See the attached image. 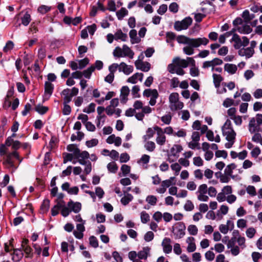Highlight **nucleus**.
<instances>
[{"instance_id":"nucleus-1","label":"nucleus","mask_w":262,"mask_h":262,"mask_svg":"<svg viewBox=\"0 0 262 262\" xmlns=\"http://www.w3.org/2000/svg\"><path fill=\"white\" fill-rule=\"evenodd\" d=\"M179 43L186 45L183 49V52L187 55L194 53V48L201 46H206L209 43V39L206 37L189 38L184 35L179 36L177 38Z\"/></svg>"},{"instance_id":"nucleus-2","label":"nucleus","mask_w":262,"mask_h":262,"mask_svg":"<svg viewBox=\"0 0 262 262\" xmlns=\"http://www.w3.org/2000/svg\"><path fill=\"white\" fill-rule=\"evenodd\" d=\"M194 60L192 57H187L186 59H181L179 57L173 59L172 63L167 67L168 71L171 74H177L182 76L185 73L183 68H187L189 64H194Z\"/></svg>"},{"instance_id":"nucleus-3","label":"nucleus","mask_w":262,"mask_h":262,"mask_svg":"<svg viewBox=\"0 0 262 262\" xmlns=\"http://www.w3.org/2000/svg\"><path fill=\"white\" fill-rule=\"evenodd\" d=\"M223 135L225 137L228 142L225 143V147L231 148L234 144L235 140L236 133L234 130L231 121L227 119L222 127Z\"/></svg>"},{"instance_id":"nucleus-4","label":"nucleus","mask_w":262,"mask_h":262,"mask_svg":"<svg viewBox=\"0 0 262 262\" xmlns=\"http://www.w3.org/2000/svg\"><path fill=\"white\" fill-rule=\"evenodd\" d=\"M169 107L172 112L182 110L184 107L183 102L179 100V95L178 93H172L169 96Z\"/></svg>"},{"instance_id":"nucleus-5","label":"nucleus","mask_w":262,"mask_h":262,"mask_svg":"<svg viewBox=\"0 0 262 262\" xmlns=\"http://www.w3.org/2000/svg\"><path fill=\"white\" fill-rule=\"evenodd\" d=\"M114 56L117 57H128L133 59L134 56V52L127 45H124L122 48L117 47L113 52Z\"/></svg>"},{"instance_id":"nucleus-6","label":"nucleus","mask_w":262,"mask_h":262,"mask_svg":"<svg viewBox=\"0 0 262 262\" xmlns=\"http://www.w3.org/2000/svg\"><path fill=\"white\" fill-rule=\"evenodd\" d=\"M186 226L183 222H177L171 228V232L175 239L183 238L185 235Z\"/></svg>"},{"instance_id":"nucleus-7","label":"nucleus","mask_w":262,"mask_h":262,"mask_svg":"<svg viewBox=\"0 0 262 262\" xmlns=\"http://www.w3.org/2000/svg\"><path fill=\"white\" fill-rule=\"evenodd\" d=\"M192 18L188 16L181 21H176L174 24V28L177 31L186 30L192 24Z\"/></svg>"},{"instance_id":"nucleus-8","label":"nucleus","mask_w":262,"mask_h":262,"mask_svg":"<svg viewBox=\"0 0 262 262\" xmlns=\"http://www.w3.org/2000/svg\"><path fill=\"white\" fill-rule=\"evenodd\" d=\"M143 95L146 97H150L149 104L151 106H154L157 103V99L159 97V94L156 89H145Z\"/></svg>"},{"instance_id":"nucleus-9","label":"nucleus","mask_w":262,"mask_h":262,"mask_svg":"<svg viewBox=\"0 0 262 262\" xmlns=\"http://www.w3.org/2000/svg\"><path fill=\"white\" fill-rule=\"evenodd\" d=\"M207 192V185L206 184L200 185L196 191L198 200L201 202H207L209 196L206 195Z\"/></svg>"},{"instance_id":"nucleus-10","label":"nucleus","mask_w":262,"mask_h":262,"mask_svg":"<svg viewBox=\"0 0 262 262\" xmlns=\"http://www.w3.org/2000/svg\"><path fill=\"white\" fill-rule=\"evenodd\" d=\"M142 56V54H141L139 56L138 59L135 61V66L137 70L147 72L150 69L151 65L149 62H144L142 59H140L141 56Z\"/></svg>"},{"instance_id":"nucleus-11","label":"nucleus","mask_w":262,"mask_h":262,"mask_svg":"<svg viewBox=\"0 0 262 262\" xmlns=\"http://www.w3.org/2000/svg\"><path fill=\"white\" fill-rule=\"evenodd\" d=\"M2 163L6 168L12 169V172L14 171L17 168V166L14 165V162L12 160V157L10 153H8L3 157Z\"/></svg>"},{"instance_id":"nucleus-12","label":"nucleus","mask_w":262,"mask_h":262,"mask_svg":"<svg viewBox=\"0 0 262 262\" xmlns=\"http://www.w3.org/2000/svg\"><path fill=\"white\" fill-rule=\"evenodd\" d=\"M68 209L69 211V214L71 212H74L75 213L79 212L82 208L81 204L78 202H74L70 200L67 204Z\"/></svg>"},{"instance_id":"nucleus-13","label":"nucleus","mask_w":262,"mask_h":262,"mask_svg":"<svg viewBox=\"0 0 262 262\" xmlns=\"http://www.w3.org/2000/svg\"><path fill=\"white\" fill-rule=\"evenodd\" d=\"M85 222L78 223L76 225V230L73 231L74 236L79 239H81L83 237V232L85 231V228L84 224Z\"/></svg>"},{"instance_id":"nucleus-14","label":"nucleus","mask_w":262,"mask_h":262,"mask_svg":"<svg viewBox=\"0 0 262 262\" xmlns=\"http://www.w3.org/2000/svg\"><path fill=\"white\" fill-rule=\"evenodd\" d=\"M223 60L218 58H215L211 60L205 61L203 63L202 68L204 69L212 68L222 64Z\"/></svg>"},{"instance_id":"nucleus-15","label":"nucleus","mask_w":262,"mask_h":262,"mask_svg":"<svg viewBox=\"0 0 262 262\" xmlns=\"http://www.w3.org/2000/svg\"><path fill=\"white\" fill-rule=\"evenodd\" d=\"M234 227V224L233 221L228 220L226 224H221L219 226V229L221 233L226 234L228 233L229 230H232Z\"/></svg>"},{"instance_id":"nucleus-16","label":"nucleus","mask_w":262,"mask_h":262,"mask_svg":"<svg viewBox=\"0 0 262 262\" xmlns=\"http://www.w3.org/2000/svg\"><path fill=\"white\" fill-rule=\"evenodd\" d=\"M54 206L59 209H61V214L63 217H67L69 215V211L68 209V207L66 206L63 200L57 201L56 204Z\"/></svg>"},{"instance_id":"nucleus-17","label":"nucleus","mask_w":262,"mask_h":262,"mask_svg":"<svg viewBox=\"0 0 262 262\" xmlns=\"http://www.w3.org/2000/svg\"><path fill=\"white\" fill-rule=\"evenodd\" d=\"M134 71V67L131 65H127L126 63L122 62L119 64V71L123 72L124 74L128 75Z\"/></svg>"},{"instance_id":"nucleus-18","label":"nucleus","mask_w":262,"mask_h":262,"mask_svg":"<svg viewBox=\"0 0 262 262\" xmlns=\"http://www.w3.org/2000/svg\"><path fill=\"white\" fill-rule=\"evenodd\" d=\"M54 85L49 81H46L45 83L44 99H48L52 95Z\"/></svg>"},{"instance_id":"nucleus-19","label":"nucleus","mask_w":262,"mask_h":262,"mask_svg":"<svg viewBox=\"0 0 262 262\" xmlns=\"http://www.w3.org/2000/svg\"><path fill=\"white\" fill-rule=\"evenodd\" d=\"M238 54L241 56H245L246 58H250L254 54V50L251 49L249 47L243 48L238 51Z\"/></svg>"},{"instance_id":"nucleus-20","label":"nucleus","mask_w":262,"mask_h":262,"mask_svg":"<svg viewBox=\"0 0 262 262\" xmlns=\"http://www.w3.org/2000/svg\"><path fill=\"white\" fill-rule=\"evenodd\" d=\"M143 76L144 75L142 73H136L127 79V82L132 84H136L138 81L142 82Z\"/></svg>"},{"instance_id":"nucleus-21","label":"nucleus","mask_w":262,"mask_h":262,"mask_svg":"<svg viewBox=\"0 0 262 262\" xmlns=\"http://www.w3.org/2000/svg\"><path fill=\"white\" fill-rule=\"evenodd\" d=\"M130 90L127 86H123L121 89L120 99L121 102L125 103L128 100L127 97L129 95Z\"/></svg>"},{"instance_id":"nucleus-22","label":"nucleus","mask_w":262,"mask_h":262,"mask_svg":"<svg viewBox=\"0 0 262 262\" xmlns=\"http://www.w3.org/2000/svg\"><path fill=\"white\" fill-rule=\"evenodd\" d=\"M171 240L169 238L165 237L162 243L163 252L165 253L168 254L172 251V246L170 245Z\"/></svg>"},{"instance_id":"nucleus-23","label":"nucleus","mask_w":262,"mask_h":262,"mask_svg":"<svg viewBox=\"0 0 262 262\" xmlns=\"http://www.w3.org/2000/svg\"><path fill=\"white\" fill-rule=\"evenodd\" d=\"M150 248L144 247L142 249L138 252V257L140 259L146 260L150 256Z\"/></svg>"},{"instance_id":"nucleus-24","label":"nucleus","mask_w":262,"mask_h":262,"mask_svg":"<svg viewBox=\"0 0 262 262\" xmlns=\"http://www.w3.org/2000/svg\"><path fill=\"white\" fill-rule=\"evenodd\" d=\"M106 142L108 144L114 143L115 146H119L122 143L121 138L119 137H116L115 135L113 134L108 137L106 139Z\"/></svg>"},{"instance_id":"nucleus-25","label":"nucleus","mask_w":262,"mask_h":262,"mask_svg":"<svg viewBox=\"0 0 262 262\" xmlns=\"http://www.w3.org/2000/svg\"><path fill=\"white\" fill-rule=\"evenodd\" d=\"M186 243L188 244L187 251L188 252H192L196 250V245L195 244V239L194 237L192 236L187 237L186 239Z\"/></svg>"},{"instance_id":"nucleus-26","label":"nucleus","mask_w":262,"mask_h":262,"mask_svg":"<svg viewBox=\"0 0 262 262\" xmlns=\"http://www.w3.org/2000/svg\"><path fill=\"white\" fill-rule=\"evenodd\" d=\"M236 30L241 34H248L250 33L252 29L250 26L246 24H243L241 26L236 27Z\"/></svg>"},{"instance_id":"nucleus-27","label":"nucleus","mask_w":262,"mask_h":262,"mask_svg":"<svg viewBox=\"0 0 262 262\" xmlns=\"http://www.w3.org/2000/svg\"><path fill=\"white\" fill-rule=\"evenodd\" d=\"M61 95L63 97V102L69 103L72 99V96L71 94V90L69 89H64L61 93Z\"/></svg>"},{"instance_id":"nucleus-28","label":"nucleus","mask_w":262,"mask_h":262,"mask_svg":"<svg viewBox=\"0 0 262 262\" xmlns=\"http://www.w3.org/2000/svg\"><path fill=\"white\" fill-rule=\"evenodd\" d=\"M183 150V147L181 145L174 144L170 149V156H173L176 158L179 156V154Z\"/></svg>"},{"instance_id":"nucleus-29","label":"nucleus","mask_w":262,"mask_h":262,"mask_svg":"<svg viewBox=\"0 0 262 262\" xmlns=\"http://www.w3.org/2000/svg\"><path fill=\"white\" fill-rule=\"evenodd\" d=\"M24 254L20 249H14L12 254V260L14 262L19 261L23 257Z\"/></svg>"},{"instance_id":"nucleus-30","label":"nucleus","mask_w":262,"mask_h":262,"mask_svg":"<svg viewBox=\"0 0 262 262\" xmlns=\"http://www.w3.org/2000/svg\"><path fill=\"white\" fill-rule=\"evenodd\" d=\"M231 40L234 42V47L236 49H238V50L241 49L242 47V39L240 37L236 34H234L232 36Z\"/></svg>"},{"instance_id":"nucleus-31","label":"nucleus","mask_w":262,"mask_h":262,"mask_svg":"<svg viewBox=\"0 0 262 262\" xmlns=\"http://www.w3.org/2000/svg\"><path fill=\"white\" fill-rule=\"evenodd\" d=\"M224 70L231 75L234 74L237 70V67L234 64L226 63L224 65Z\"/></svg>"},{"instance_id":"nucleus-32","label":"nucleus","mask_w":262,"mask_h":262,"mask_svg":"<svg viewBox=\"0 0 262 262\" xmlns=\"http://www.w3.org/2000/svg\"><path fill=\"white\" fill-rule=\"evenodd\" d=\"M129 35L130 38V42L132 44L139 43L141 40L140 39L137 37V32L135 29H132L129 31Z\"/></svg>"},{"instance_id":"nucleus-33","label":"nucleus","mask_w":262,"mask_h":262,"mask_svg":"<svg viewBox=\"0 0 262 262\" xmlns=\"http://www.w3.org/2000/svg\"><path fill=\"white\" fill-rule=\"evenodd\" d=\"M236 167V165L234 163H231L229 164L226 166L224 170V173L226 174L227 176H229L231 178L234 179L235 176L232 174L233 170L235 169Z\"/></svg>"},{"instance_id":"nucleus-34","label":"nucleus","mask_w":262,"mask_h":262,"mask_svg":"<svg viewBox=\"0 0 262 262\" xmlns=\"http://www.w3.org/2000/svg\"><path fill=\"white\" fill-rule=\"evenodd\" d=\"M156 141L157 144L160 146H163L165 144L166 141V137L164 134V132L161 133L157 134Z\"/></svg>"},{"instance_id":"nucleus-35","label":"nucleus","mask_w":262,"mask_h":262,"mask_svg":"<svg viewBox=\"0 0 262 262\" xmlns=\"http://www.w3.org/2000/svg\"><path fill=\"white\" fill-rule=\"evenodd\" d=\"M242 16L246 23H248L255 17V15L250 14L248 10H246L243 11Z\"/></svg>"},{"instance_id":"nucleus-36","label":"nucleus","mask_w":262,"mask_h":262,"mask_svg":"<svg viewBox=\"0 0 262 262\" xmlns=\"http://www.w3.org/2000/svg\"><path fill=\"white\" fill-rule=\"evenodd\" d=\"M127 39V35L126 34L123 33L121 30H118L115 33V39L117 40H121L123 41H125Z\"/></svg>"},{"instance_id":"nucleus-37","label":"nucleus","mask_w":262,"mask_h":262,"mask_svg":"<svg viewBox=\"0 0 262 262\" xmlns=\"http://www.w3.org/2000/svg\"><path fill=\"white\" fill-rule=\"evenodd\" d=\"M107 169L110 172L115 173L118 169V166L115 162H111L107 165Z\"/></svg>"},{"instance_id":"nucleus-38","label":"nucleus","mask_w":262,"mask_h":262,"mask_svg":"<svg viewBox=\"0 0 262 262\" xmlns=\"http://www.w3.org/2000/svg\"><path fill=\"white\" fill-rule=\"evenodd\" d=\"M75 158L78 160L88 159L90 158V154L86 151H83L81 152L80 150H79L78 153H77L75 156Z\"/></svg>"},{"instance_id":"nucleus-39","label":"nucleus","mask_w":262,"mask_h":262,"mask_svg":"<svg viewBox=\"0 0 262 262\" xmlns=\"http://www.w3.org/2000/svg\"><path fill=\"white\" fill-rule=\"evenodd\" d=\"M213 83L215 88H218L221 81L223 80L222 76L219 74H213Z\"/></svg>"},{"instance_id":"nucleus-40","label":"nucleus","mask_w":262,"mask_h":262,"mask_svg":"<svg viewBox=\"0 0 262 262\" xmlns=\"http://www.w3.org/2000/svg\"><path fill=\"white\" fill-rule=\"evenodd\" d=\"M249 130L251 133H254L257 130L256 121L254 117L251 118L248 125Z\"/></svg>"},{"instance_id":"nucleus-41","label":"nucleus","mask_w":262,"mask_h":262,"mask_svg":"<svg viewBox=\"0 0 262 262\" xmlns=\"http://www.w3.org/2000/svg\"><path fill=\"white\" fill-rule=\"evenodd\" d=\"M133 199V196L130 193L126 194L123 197H122L121 199V203L123 205H127L130 202H131Z\"/></svg>"},{"instance_id":"nucleus-42","label":"nucleus","mask_w":262,"mask_h":262,"mask_svg":"<svg viewBox=\"0 0 262 262\" xmlns=\"http://www.w3.org/2000/svg\"><path fill=\"white\" fill-rule=\"evenodd\" d=\"M154 135V130L152 129V128L149 127L147 129L146 132V135L143 136V139L144 141H147L148 140L153 137Z\"/></svg>"},{"instance_id":"nucleus-43","label":"nucleus","mask_w":262,"mask_h":262,"mask_svg":"<svg viewBox=\"0 0 262 262\" xmlns=\"http://www.w3.org/2000/svg\"><path fill=\"white\" fill-rule=\"evenodd\" d=\"M95 67L92 66L88 68L86 70H84L82 73L83 76L86 78L90 79L92 73L94 71Z\"/></svg>"},{"instance_id":"nucleus-44","label":"nucleus","mask_w":262,"mask_h":262,"mask_svg":"<svg viewBox=\"0 0 262 262\" xmlns=\"http://www.w3.org/2000/svg\"><path fill=\"white\" fill-rule=\"evenodd\" d=\"M31 20V16L28 12H26L21 18V24L25 26H28Z\"/></svg>"},{"instance_id":"nucleus-45","label":"nucleus","mask_w":262,"mask_h":262,"mask_svg":"<svg viewBox=\"0 0 262 262\" xmlns=\"http://www.w3.org/2000/svg\"><path fill=\"white\" fill-rule=\"evenodd\" d=\"M128 14V11L124 8H122L119 11L116 12V15L117 18L119 20H121L123 17L127 15Z\"/></svg>"},{"instance_id":"nucleus-46","label":"nucleus","mask_w":262,"mask_h":262,"mask_svg":"<svg viewBox=\"0 0 262 262\" xmlns=\"http://www.w3.org/2000/svg\"><path fill=\"white\" fill-rule=\"evenodd\" d=\"M141 221L143 224H146L150 220V216L146 211H143L140 213Z\"/></svg>"},{"instance_id":"nucleus-47","label":"nucleus","mask_w":262,"mask_h":262,"mask_svg":"<svg viewBox=\"0 0 262 262\" xmlns=\"http://www.w3.org/2000/svg\"><path fill=\"white\" fill-rule=\"evenodd\" d=\"M144 148L148 151L152 152L156 148V144L153 141H147L144 144Z\"/></svg>"},{"instance_id":"nucleus-48","label":"nucleus","mask_w":262,"mask_h":262,"mask_svg":"<svg viewBox=\"0 0 262 262\" xmlns=\"http://www.w3.org/2000/svg\"><path fill=\"white\" fill-rule=\"evenodd\" d=\"M50 208V201L48 199L43 200L41 207L40 209L42 213L47 212Z\"/></svg>"},{"instance_id":"nucleus-49","label":"nucleus","mask_w":262,"mask_h":262,"mask_svg":"<svg viewBox=\"0 0 262 262\" xmlns=\"http://www.w3.org/2000/svg\"><path fill=\"white\" fill-rule=\"evenodd\" d=\"M192 67L190 69V74L192 77H196L199 75V70L198 68L195 67V62L194 64H190Z\"/></svg>"},{"instance_id":"nucleus-50","label":"nucleus","mask_w":262,"mask_h":262,"mask_svg":"<svg viewBox=\"0 0 262 262\" xmlns=\"http://www.w3.org/2000/svg\"><path fill=\"white\" fill-rule=\"evenodd\" d=\"M146 201L151 206H155L157 202V198L153 195H149L146 198Z\"/></svg>"},{"instance_id":"nucleus-51","label":"nucleus","mask_w":262,"mask_h":262,"mask_svg":"<svg viewBox=\"0 0 262 262\" xmlns=\"http://www.w3.org/2000/svg\"><path fill=\"white\" fill-rule=\"evenodd\" d=\"M150 160V156L144 154L143 155L141 158L138 161V163L139 164H147L149 163Z\"/></svg>"},{"instance_id":"nucleus-52","label":"nucleus","mask_w":262,"mask_h":262,"mask_svg":"<svg viewBox=\"0 0 262 262\" xmlns=\"http://www.w3.org/2000/svg\"><path fill=\"white\" fill-rule=\"evenodd\" d=\"M187 230L189 234L196 235L198 232V229L194 225H190L188 226Z\"/></svg>"},{"instance_id":"nucleus-53","label":"nucleus","mask_w":262,"mask_h":262,"mask_svg":"<svg viewBox=\"0 0 262 262\" xmlns=\"http://www.w3.org/2000/svg\"><path fill=\"white\" fill-rule=\"evenodd\" d=\"M105 119V116H97L96 123L98 128H101L104 124Z\"/></svg>"},{"instance_id":"nucleus-54","label":"nucleus","mask_w":262,"mask_h":262,"mask_svg":"<svg viewBox=\"0 0 262 262\" xmlns=\"http://www.w3.org/2000/svg\"><path fill=\"white\" fill-rule=\"evenodd\" d=\"M35 111L38 112L39 114L41 115H43L47 112L49 108L48 107L41 105H37L35 108Z\"/></svg>"},{"instance_id":"nucleus-55","label":"nucleus","mask_w":262,"mask_h":262,"mask_svg":"<svg viewBox=\"0 0 262 262\" xmlns=\"http://www.w3.org/2000/svg\"><path fill=\"white\" fill-rule=\"evenodd\" d=\"M67 150L70 152H72V154H74L75 156L78 153L80 149L75 144H70L67 146Z\"/></svg>"},{"instance_id":"nucleus-56","label":"nucleus","mask_w":262,"mask_h":262,"mask_svg":"<svg viewBox=\"0 0 262 262\" xmlns=\"http://www.w3.org/2000/svg\"><path fill=\"white\" fill-rule=\"evenodd\" d=\"M193 174L195 179L199 180H202L204 177L203 171L200 169H195L193 171Z\"/></svg>"},{"instance_id":"nucleus-57","label":"nucleus","mask_w":262,"mask_h":262,"mask_svg":"<svg viewBox=\"0 0 262 262\" xmlns=\"http://www.w3.org/2000/svg\"><path fill=\"white\" fill-rule=\"evenodd\" d=\"M171 169L174 171V174L178 176L181 169V166L178 163H174L170 165Z\"/></svg>"},{"instance_id":"nucleus-58","label":"nucleus","mask_w":262,"mask_h":262,"mask_svg":"<svg viewBox=\"0 0 262 262\" xmlns=\"http://www.w3.org/2000/svg\"><path fill=\"white\" fill-rule=\"evenodd\" d=\"M96 105L94 103H91L87 107L83 110V112L88 114L93 113L95 110Z\"/></svg>"},{"instance_id":"nucleus-59","label":"nucleus","mask_w":262,"mask_h":262,"mask_svg":"<svg viewBox=\"0 0 262 262\" xmlns=\"http://www.w3.org/2000/svg\"><path fill=\"white\" fill-rule=\"evenodd\" d=\"M256 232V231L255 228L253 227H250L246 231V234L248 237L252 238L254 236Z\"/></svg>"},{"instance_id":"nucleus-60","label":"nucleus","mask_w":262,"mask_h":262,"mask_svg":"<svg viewBox=\"0 0 262 262\" xmlns=\"http://www.w3.org/2000/svg\"><path fill=\"white\" fill-rule=\"evenodd\" d=\"M193 164L198 167L202 166L204 161L200 157H195L193 158Z\"/></svg>"},{"instance_id":"nucleus-61","label":"nucleus","mask_w":262,"mask_h":262,"mask_svg":"<svg viewBox=\"0 0 262 262\" xmlns=\"http://www.w3.org/2000/svg\"><path fill=\"white\" fill-rule=\"evenodd\" d=\"M140 91V88L138 85H134L131 90V93L133 97L134 98H138L140 97L139 92Z\"/></svg>"},{"instance_id":"nucleus-62","label":"nucleus","mask_w":262,"mask_h":262,"mask_svg":"<svg viewBox=\"0 0 262 262\" xmlns=\"http://www.w3.org/2000/svg\"><path fill=\"white\" fill-rule=\"evenodd\" d=\"M13 47V42L11 40H9L7 42L5 46L3 48V51L5 53H7L12 50Z\"/></svg>"},{"instance_id":"nucleus-63","label":"nucleus","mask_w":262,"mask_h":262,"mask_svg":"<svg viewBox=\"0 0 262 262\" xmlns=\"http://www.w3.org/2000/svg\"><path fill=\"white\" fill-rule=\"evenodd\" d=\"M194 207V205L190 200H187L184 206V209L187 211H192Z\"/></svg>"},{"instance_id":"nucleus-64","label":"nucleus","mask_w":262,"mask_h":262,"mask_svg":"<svg viewBox=\"0 0 262 262\" xmlns=\"http://www.w3.org/2000/svg\"><path fill=\"white\" fill-rule=\"evenodd\" d=\"M252 141L259 143L262 145V137L259 133H255L252 138Z\"/></svg>"}]
</instances>
